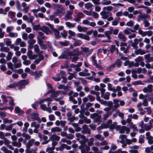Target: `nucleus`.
<instances>
[{
  "instance_id": "obj_25",
  "label": "nucleus",
  "mask_w": 153,
  "mask_h": 153,
  "mask_svg": "<svg viewBox=\"0 0 153 153\" xmlns=\"http://www.w3.org/2000/svg\"><path fill=\"white\" fill-rule=\"evenodd\" d=\"M13 55V53L10 51L8 53L7 56V60L8 61L10 60Z\"/></svg>"
},
{
  "instance_id": "obj_58",
  "label": "nucleus",
  "mask_w": 153,
  "mask_h": 153,
  "mask_svg": "<svg viewBox=\"0 0 153 153\" xmlns=\"http://www.w3.org/2000/svg\"><path fill=\"white\" fill-rule=\"evenodd\" d=\"M143 104L144 106H148V102L147 99L144 100Z\"/></svg>"
},
{
  "instance_id": "obj_17",
  "label": "nucleus",
  "mask_w": 153,
  "mask_h": 153,
  "mask_svg": "<svg viewBox=\"0 0 153 153\" xmlns=\"http://www.w3.org/2000/svg\"><path fill=\"white\" fill-rule=\"evenodd\" d=\"M59 43L62 46H67L69 45V42L67 41H65V42L60 41Z\"/></svg>"
},
{
  "instance_id": "obj_20",
  "label": "nucleus",
  "mask_w": 153,
  "mask_h": 153,
  "mask_svg": "<svg viewBox=\"0 0 153 153\" xmlns=\"http://www.w3.org/2000/svg\"><path fill=\"white\" fill-rule=\"evenodd\" d=\"M17 85V82H13L12 84H10L7 86V87L9 88H16Z\"/></svg>"
},
{
  "instance_id": "obj_60",
  "label": "nucleus",
  "mask_w": 153,
  "mask_h": 153,
  "mask_svg": "<svg viewBox=\"0 0 153 153\" xmlns=\"http://www.w3.org/2000/svg\"><path fill=\"white\" fill-rule=\"evenodd\" d=\"M16 72L19 74H21L23 72V70L22 68L16 71Z\"/></svg>"
},
{
  "instance_id": "obj_33",
  "label": "nucleus",
  "mask_w": 153,
  "mask_h": 153,
  "mask_svg": "<svg viewBox=\"0 0 153 153\" xmlns=\"http://www.w3.org/2000/svg\"><path fill=\"white\" fill-rule=\"evenodd\" d=\"M117 124L116 122H114L113 124H111L110 125H109V127L110 129L113 130L115 128V125Z\"/></svg>"
},
{
  "instance_id": "obj_51",
  "label": "nucleus",
  "mask_w": 153,
  "mask_h": 153,
  "mask_svg": "<svg viewBox=\"0 0 153 153\" xmlns=\"http://www.w3.org/2000/svg\"><path fill=\"white\" fill-rule=\"evenodd\" d=\"M110 79L108 77H105L103 79V82L104 83H107L108 82H110Z\"/></svg>"
},
{
  "instance_id": "obj_63",
  "label": "nucleus",
  "mask_w": 153,
  "mask_h": 153,
  "mask_svg": "<svg viewBox=\"0 0 153 153\" xmlns=\"http://www.w3.org/2000/svg\"><path fill=\"white\" fill-rule=\"evenodd\" d=\"M3 139H4V143L5 144L8 145L10 143V142L9 141L7 138H5Z\"/></svg>"
},
{
  "instance_id": "obj_49",
  "label": "nucleus",
  "mask_w": 153,
  "mask_h": 153,
  "mask_svg": "<svg viewBox=\"0 0 153 153\" xmlns=\"http://www.w3.org/2000/svg\"><path fill=\"white\" fill-rule=\"evenodd\" d=\"M61 78L62 79V80L61 81L62 83H66L67 82V79L65 77V76H62Z\"/></svg>"
},
{
  "instance_id": "obj_9",
  "label": "nucleus",
  "mask_w": 153,
  "mask_h": 153,
  "mask_svg": "<svg viewBox=\"0 0 153 153\" xmlns=\"http://www.w3.org/2000/svg\"><path fill=\"white\" fill-rule=\"evenodd\" d=\"M34 142V140L31 139L29 140L26 144V147L28 149H30L31 146L33 145Z\"/></svg>"
},
{
  "instance_id": "obj_11",
  "label": "nucleus",
  "mask_w": 153,
  "mask_h": 153,
  "mask_svg": "<svg viewBox=\"0 0 153 153\" xmlns=\"http://www.w3.org/2000/svg\"><path fill=\"white\" fill-rule=\"evenodd\" d=\"M15 110L16 111L17 113L20 114H22L24 113V112L23 110L21 109L18 106L16 107L15 108Z\"/></svg>"
},
{
  "instance_id": "obj_28",
  "label": "nucleus",
  "mask_w": 153,
  "mask_h": 153,
  "mask_svg": "<svg viewBox=\"0 0 153 153\" xmlns=\"http://www.w3.org/2000/svg\"><path fill=\"white\" fill-rule=\"evenodd\" d=\"M61 13H62V11L59 10L57 9L56 11L53 12V14L55 16H56Z\"/></svg>"
},
{
  "instance_id": "obj_8",
  "label": "nucleus",
  "mask_w": 153,
  "mask_h": 153,
  "mask_svg": "<svg viewBox=\"0 0 153 153\" xmlns=\"http://www.w3.org/2000/svg\"><path fill=\"white\" fill-rule=\"evenodd\" d=\"M53 31L54 32V35L56 39H58L61 37L59 35L60 33L58 30L55 28Z\"/></svg>"
},
{
  "instance_id": "obj_34",
  "label": "nucleus",
  "mask_w": 153,
  "mask_h": 153,
  "mask_svg": "<svg viewBox=\"0 0 153 153\" xmlns=\"http://www.w3.org/2000/svg\"><path fill=\"white\" fill-rule=\"evenodd\" d=\"M61 34L64 38H65L67 35V32L64 30L63 32L61 33Z\"/></svg>"
},
{
  "instance_id": "obj_23",
  "label": "nucleus",
  "mask_w": 153,
  "mask_h": 153,
  "mask_svg": "<svg viewBox=\"0 0 153 153\" xmlns=\"http://www.w3.org/2000/svg\"><path fill=\"white\" fill-rule=\"evenodd\" d=\"M113 8V7L111 6H108L103 7V10H107L108 11H111Z\"/></svg>"
},
{
  "instance_id": "obj_24",
  "label": "nucleus",
  "mask_w": 153,
  "mask_h": 153,
  "mask_svg": "<svg viewBox=\"0 0 153 153\" xmlns=\"http://www.w3.org/2000/svg\"><path fill=\"white\" fill-rule=\"evenodd\" d=\"M147 15H139L138 16V19L139 20H141V19H146L147 16Z\"/></svg>"
},
{
  "instance_id": "obj_26",
  "label": "nucleus",
  "mask_w": 153,
  "mask_h": 153,
  "mask_svg": "<svg viewBox=\"0 0 153 153\" xmlns=\"http://www.w3.org/2000/svg\"><path fill=\"white\" fill-rule=\"evenodd\" d=\"M88 141L89 140L88 138L82 140H81L79 141V143L81 144L84 145L85 146V145H86L85 144V143L88 142Z\"/></svg>"
},
{
  "instance_id": "obj_22",
  "label": "nucleus",
  "mask_w": 153,
  "mask_h": 153,
  "mask_svg": "<svg viewBox=\"0 0 153 153\" xmlns=\"http://www.w3.org/2000/svg\"><path fill=\"white\" fill-rule=\"evenodd\" d=\"M4 42H5L6 45L7 46L10 45L11 44V42L10 39L9 38H6L4 40Z\"/></svg>"
},
{
  "instance_id": "obj_1",
  "label": "nucleus",
  "mask_w": 153,
  "mask_h": 153,
  "mask_svg": "<svg viewBox=\"0 0 153 153\" xmlns=\"http://www.w3.org/2000/svg\"><path fill=\"white\" fill-rule=\"evenodd\" d=\"M29 79H22L20 80L17 82L18 88L19 90L24 88L25 86L29 84Z\"/></svg>"
},
{
  "instance_id": "obj_39",
  "label": "nucleus",
  "mask_w": 153,
  "mask_h": 153,
  "mask_svg": "<svg viewBox=\"0 0 153 153\" xmlns=\"http://www.w3.org/2000/svg\"><path fill=\"white\" fill-rule=\"evenodd\" d=\"M98 115V114L97 113H94L90 115V117L93 119H94Z\"/></svg>"
},
{
  "instance_id": "obj_48",
  "label": "nucleus",
  "mask_w": 153,
  "mask_h": 153,
  "mask_svg": "<svg viewBox=\"0 0 153 153\" xmlns=\"http://www.w3.org/2000/svg\"><path fill=\"white\" fill-rule=\"evenodd\" d=\"M152 85L151 84L147 86V88L148 90V92H150L152 91Z\"/></svg>"
},
{
  "instance_id": "obj_19",
  "label": "nucleus",
  "mask_w": 153,
  "mask_h": 153,
  "mask_svg": "<svg viewBox=\"0 0 153 153\" xmlns=\"http://www.w3.org/2000/svg\"><path fill=\"white\" fill-rule=\"evenodd\" d=\"M115 63L119 68L122 65L121 61L120 59H117Z\"/></svg>"
},
{
  "instance_id": "obj_27",
  "label": "nucleus",
  "mask_w": 153,
  "mask_h": 153,
  "mask_svg": "<svg viewBox=\"0 0 153 153\" xmlns=\"http://www.w3.org/2000/svg\"><path fill=\"white\" fill-rule=\"evenodd\" d=\"M49 28L47 26H43L42 27H41L40 30L45 32V31H49Z\"/></svg>"
},
{
  "instance_id": "obj_29",
  "label": "nucleus",
  "mask_w": 153,
  "mask_h": 153,
  "mask_svg": "<svg viewBox=\"0 0 153 153\" xmlns=\"http://www.w3.org/2000/svg\"><path fill=\"white\" fill-rule=\"evenodd\" d=\"M34 51L36 53H38L39 51V46L35 44L34 45Z\"/></svg>"
},
{
  "instance_id": "obj_16",
  "label": "nucleus",
  "mask_w": 153,
  "mask_h": 153,
  "mask_svg": "<svg viewBox=\"0 0 153 153\" xmlns=\"http://www.w3.org/2000/svg\"><path fill=\"white\" fill-rule=\"evenodd\" d=\"M41 28V26L39 24L35 25L33 27V29L35 31H38L39 30H40Z\"/></svg>"
},
{
  "instance_id": "obj_46",
  "label": "nucleus",
  "mask_w": 153,
  "mask_h": 153,
  "mask_svg": "<svg viewBox=\"0 0 153 153\" xmlns=\"http://www.w3.org/2000/svg\"><path fill=\"white\" fill-rule=\"evenodd\" d=\"M88 97L91 102L94 101L95 100V98L91 95H88Z\"/></svg>"
},
{
  "instance_id": "obj_14",
  "label": "nucleus",
  "mask_w": 153,
  "mask_h": 153,
  "mask_svg": "<svg viewBox=\"0 0 153 153\" xmlns=\"http://www.w3.org/2000/svg\"><path fill=\"white\" fill-rule=\"evenodd\" d=\"M82 43V42L81 40H77L75 41L74 43V46H79L81 45Z\"/></svg>"
},
{
  "instance_id": "obj_30",
  "label": "nucleus",
  "mask_w": 153,
  "mask_h": 153,
  "mask_svg": "<svg viewBox=\"0 0 153 153\" xmlns=\"http://www.w3.org/2000/svg\"><path fill=\"white\" fill-rule=\"evenodd\" d=\"M12 122V120H9L8 118H5L3 120V122L5 124H6L7 123H11Z\"/></svg>"
},
{
  "instance_id": "obj_44",
  "label": "nucleus",
  "mask_w": 153,
  "mask_h": 153,
  "mask_svg": "<svg viewBox=\"0 0 153 153\" xmlns=\"http://www.w3.org/2000/svg\"><path fill=\"white\" fill-rule=\"evenodd\" d=\"M85 109H81V110H80V112L81 114H82V116H80V115H79V117L80 118H83L84 117H85V116L83 114L85 111Z\"/></svg>"
},
{
  "instance_id": "obj_62",
  "label": "nucleus",
  "mask_w": 153,
  "mask_h": 153,
  "mask_svg": "<svg viewBox=\"0 0 153 153\" xmlns=\"http://www.w3.org/2000/svg\"><path fill=\"white\" fill-rule=\"evenodd\" d=\"M13 28L12 26L7 27L6 29V32L7 33L10 32L11 30H12Z\"/></svg>"
},
{
  "instance_id": "obj_57",
  "label": "nucleus",
  "mask_w": 153,
  "mask_h": 153,
  "mask_svg": "<svg viewBox=\"0 0 153 153\" xmlns=\"http://www.w3.org/2000/svg\"><path fill=\"white\" fill-rule=\"evenodd\" d=\"M49 118L51 121H53L55 119V117L53 114H51L49 116Z\"/></svg>"
},
{
  "instance_id": "obj_6",
  "label": "nucleus",
  "mask_w": 153,
  "mask_h": 153,
  "mask_svg": "<svg viewBox=\"0 0 153 153\" xmlns=\"http://www.w3.org/2000/svg\"><path fill=\"white\" fill-rule=\"evenodd\" d=\"M60 138V137L59 136L55 134H53L51 136L49 139L51 141H54V140L59 141Z\"/></svg>"
},
{
  "instance_id": "obj_40",
  "label": "nucleus",
  "mask_w": 153,
  "mask_h": 153,
  "mask_svg": "<svg viewBox=\"0 0 153 153\" xmlns=\"http://www.w3.org/2000/svg\"><path fill=\"white\" fill-rule=\"evenodd\" d=\"M82 128L83 130H85L87 131H88V130H89V131H91L90 129L88 128L87 125L86 124H84L82 126Z\"/></svg>"
},
{
  "instance_id": "obj_3",
  "label": "nucleus",
  "mask_w": 153,
  "mask_h": 153,
  "mask_svg": "<svg viewBox=\"0 0 153 153\" xmlns=\"http://www.w3.org/2000/svg\"><path fill=\"white\" fill-rule=\"evenodd\" d=\"M42 72V71H40L39 72L38 71H36L34 72H33L31 71L30 72V74L32 76H35V79H37V78H39L40 76H42L41 73Z\"/></svg>"
},
{
  "instance_id": "obj_61",
  "label": "nucleus",
  "mask_w": 153,
  "mask_h": 153,
  "mask_svg": "<svg viewBox=\"0 0 153 153\" xmlns=\"http://www.w3.org/2000/svg\"><path fill=\"white\" fill-rule=\"evenodd\" d=\"M82 39H84L88 41H89L90 40V37L88 35L84 34Z\"/></svg>"
},
{
  "instance_id": "obj_41",
  "label": "nucleus",
  "mask_w": 153,
  "mask_h": 153,
  "mask_svg": "<svg viewBox=\"0 0 153 153\" xmlns=\"http://www.w3.org/2000/svg\"><path fill=\"white\" fill-rule=\"evenodd\" d=\"M79 78L82 83L84 85H87V81L86 80L84 79L82 77L80 78Z\"/></svg>"
},
{
  "instance_id": "obj_13",
  "label": "nucleus",
  "mask_w": 153,
  "mask_h": 153,
  "mask_svg": "<svg viewBox=\"0 0 153 153\" xmlns=\"http://www.w3.org/2000/svg\"><path fill=\"white\" fill-rule=\"evenodd\" d=\"M59 95V92L58 91H53L50 95V97L52 98H54L57 97Z\"/></svg>"
},
{
  "instance_id": "obj_35",
  "label": "nucleus",
  "mask_w": 153,
  "mask_h": 153,
  "mask_svg": "<svg viewBox=\"0 0 153 153\" xmlns=\"http://www.w3.org/2000/svg\"><path fill=\"white\" fill-rule=\"evenodd\" d=\"M110 94L109 92H106L105 93V95L104 97V98L106 100H108L109 98V95Z\"/></svg>"
},
{
  "instance_id": "obj_37",
  "label": "nucleus",
  "mask_w": 153,
  "mask_h": 153,
  "mask_svg": "<svg viewBox=\"0 0 153 153\" xmlns=\"http://www.w3.org/2000/svg\"><path fill=\"white\" fill-rule=\"evenodd\" d=\"M101 116L100 115H98L97 117L96 118L95 120V121L96 122H99V123L98 124H99L101 122Z\"/></svg>"
},
{
  "instance_id": "obj_7",
  "label": "nucleus",
  "mask_w": 153,
  "mask_h": 153,
  "mask_svg": "<svg viewBox=\"0 0 153 153\" xmlns=\"http://www.w3.org/2000/svg\"><path fill=\"white\" fill-rule=\"evenodd\" d=\"M134 53L137 55L139 54L142 55L145 54L146 52L144 50H142L140 48L137 50H135L134 51Z\"/></svg>"
},
{
  "instance_id": "obj_4",
  "label": "nucleus",
  "mask_w": 153,
  "mask_h": 153,
  "mask_svg": "<svg viewBox=\"0 0 153 153\" xmlns=\"http://www.w3.org/2000/svg\"><path fill=\"white\" fill-rule=\"evenodd\" d=\"M100 15L102 16V18L104 19H106L108 18L109 14L110 16L112 15V14L109 12L105 11H102L100 13Z\"/></svg>"
},
{
  "instance_id": "obj_54",
  "label": "nucleus",
  "mask_w": 153,
  "mask_h": 153,
  "mask_svg": "<svg viewBox=\"0 0 153 153\" xmlns=\"http://www.w3.org/2000/svg\"><path fill=\"white\" fill-rule=\"evenodd\" d=\"M30 63L31 62L30 61L27 60L23 62V64L26 65H28L30 64Z\"/></svg>"
},
{
  "instance_id": "obj_12",
  "label": "nucleus",
  "mask_w": 153,
  "mask_h": 153,
  "mask_svg": "<svg viewBox=\"0 0 153 153\" xmlns=\"http://www.w3.org/2000/svg\"><path fill=\"white\" fill-rule=\"evenodd\" d=\"M62 131V129L57 127H53L51 129V131L52 132H55V131L59 132H61Z\"/></svg>"
},
{
  "instance_id": "obj_15",
  "label": "nucleus",
  "mask_w": 153,
  "mask_h": 153,
  "mask_svg": "<svg viewBox=\"0 0 153 153\" xmlns=\"http://www.w3.org/2000/svg\"><path fill=\"white\" fill-rule=\"evenodd\" d=\"M55 148V147L54 146H53L51 147H48L46 149V152H48L49 151L48 153H54V152L53 151Z\"/></svg>"
},
{
  "instance_id": "obj_56",
  "label": "nucleus",
  "mask_w": 153,
  "mask_h": 153,
  "mask_svg": "<svg viewBox=\"0 0 153 153\" xmlns=\"http://www.w3.org/2000/svg\"><path fill=\"white\" fill-rule=\"evenodd\" d=\"M84 122L86 123H90L91 122V121L90 119H87L86 117H85Z\"/></svg>"
},
{
  "instance_id": "obj_50",
  "label": "nucleus",
  "mask_w": 153,
  "mask_h": 153,
  "mask_svg": "<svg viewBox=\"0 0 153 153\" xmlns=\"http://www.w3.org/2000/svg\"><path fill=\"white\" fill-rule=\"evenodd\" d=\"M37 40L38 44L40 46L41 45H42L43 44V41L41 39H40L38 37H37Z\"/></svg>"
},
{
  "instance_id": "obj_53",
  "label": "nucleus",
  "mask_w": 153,
  "mask_h": 153,
  "mask_svg": "<svg viewBox=\"0 0 153 153\" xmlns=\"http://www.w3.org/2000/svg\"><path fill=\"white\" fill-rule=\"evenodd\" d=\"M120 18H118L117 20H114L112 22V25L114 26H116L117 25L118 22H119V19Z\"/></svg>"
},
{
  "instance_id": "obj_21",
  "label": "nucleus",
  "mask_w": 153,
  "mask_h": 153,
  "mask_svg": "<svg viewBox=\"0 0 153 153\" xmlns=\"http://www.w3.org/2000/svg\"><path fill=\"white\" fill-rule=\"evenodd\" d=\"M66 24L68 27H69L72 28L74 27L75 26L76 23L72 24L70 22H66Z\"/></svg>"
},
{
  "instance_id": "obj_38",
  "label": "nucleus",
  "mask_w": 153,
  "mask_h": 153,
  "mask_svg": "<svg viewBox=\"0 0 153 153\" xmlns=\"http://www.w3.org/2000/svg\"><path fill=\"white\" fill-rule=\"evenodd\" d=\"M132 84L133 85H138L143 84V83L141 82L140 81H136L133 82H132Z\"/></svg>"
},
{
  "instance_id": "obj_32",
  "label": "nucleus",
  "mask_w": 153,
  "mask_h": 153,
  "mask_svg": "<svg viewBox=\"0 0 153 153\" xmlns=\"http://www.w3.org/2000/svg\"><path fill=\"white\" fill-rule=\"evenodd\" d=\"M126 128V126H122L121 128L119 130V132L120 134H123L125 133V128Z\"/></svg>"
},
{
  "instance_id": "obj_47",
  "label": "nucleus",
  "mask_w": 153,
  "mask_h": 153,
  "mask_svg": "<svg viewBox=\"0 0 153 153\" xmlns=\"http://www.w3.org/2000/svg\"><path fill=\"white\" fill-rule=\"evenodd\" d=\"M92 10L90 11H88L87 10H85L83 11V12L86 15L88 16H91L92 14Z\"/></svg>"
},
{
  "instance_id": "obj_42",
  "label": "nucleus",
  "mask_w": 153,
  "mask_h": 153,
  "mask_svg": "<svg viewBox=\"0 0 153 153\" xmlns=\"http://www.w3.org/2000/svg\"><path fill=\"white\" fill-rule=\"evenodd\" d=\"M68 74L70 75V76H69L68 77V79L69 80H71L73 77H74V75L73 73H68Z\"/></svg>"
},
{
  "instance_id": "obj_2",
  "label": "nucleus",
  "mask_w": 153,
  "mask_h": 153,
  "mask_svg": "<svg viewBox=\"0 0 153 153\" xmlns=\"http://www.w3.org/2000/svg\"><path fill=\"white\" fill-rule=\"evenodd\" d=\"M30 115L32 117V119H33V120H36L39 123L41 122V120L40 118L38 117L39 114L35 112L32 113L30 114Z\"/></svg>"
},
{
  "instance_id": "obj_36",
  "label": "nucleus",
  "mask_w": 153,
  "mask_h": 153,
  "mask_svg": "<svg viewBox=\"0 0 153 153\" xmlns=\"http://www.w3.org/2000/svg\"><path fill=\"white\" fill-rule=\"evenodd\" d=\"M1 98L3 100V103H5L7 102V100L5 96V95H1Z\"/></svg>"
},
{
  "instance_id": "obj_45",
  "label": "nucleus",
  "mask_w": 153,
  "mask_h": 153,
  "mask_svg": "<svg viewBox=\"0 0 153 153\" xmlns=\"http://www.w3.org/2000/svg\"><path fill=\"white\" fill-rule=\"evenodd\" d=\"M15 12L12 11H9L8 12V16L10 17L11 18H12L13 17L15 16Z\"/></svg>"
},
{
  "instance_id": "obj_31",
  "label": "nucleus",
  "mask_w": 153,
  "mask_h": 153,
  "mask_svg": "<svg viewBox=\"0 0 153 153\" xmlns=\"http://www.w3.org/2000/svg\"><path fill=\"white\" fill-rule=\"evenodd\" d=\"M143 60V57L141 56H139L135 59V61L136 62H139L142 61Z\"/></svg>"
},
{
  "instance_id": "obj_5",
  "label": "nucleus",
  "mask_w": 153,
  "mask_h": 153,
  "mask_svg": "<svg viewBox=\"0 0 153 153\" xmlns=\"http://www.w3.org/2000/svg\"><path fill=\"white\" fill-rule=\"evenodd\" d=\"M118 38L122 40L123 42H126L127 40V38L123 33L120 32L118 34Z\"/></svg>"
},
{
  "instance_id": "obj_52",
  "label": "nucleus",
  "mask_w": 153,
  "mask_h": 153,
  "mask_svg": "<svg viewBox=\"0 0 153 153\" xmlns=\"http://www.w3.org/2000/svg\"><path fill=\"white\" fill-rule=\"evenodd\" d=\"M7 66L9 68L11 69H13V65L11 62H9L7 63Z\"/></svg>"
},
{
  "instance_id": "obj_10",
  "label": "nucleus",
  "mask_w": 153,
  "mask_h": 153,
  "mask_svg": "<svg viewBox=\"0 0 153 153\" xmlns=\"http://www.w3.org/2000/svg\"><path fill=\"white\" fill-rule=\"evenodd\" d=\"M58 58L59 59H67L68 58V53H65L59 56Z\"/></svg>"
},
{
  "instance_id": "obj_64",
  "label": "nucleus",
  "mask_w": 153,
  "mask_h": 153,
  "mask_svg": "<svg viewBox=\"0 0 153 153\" xmlns=\"http://www.w3.org/2000/svg\"><path fill=\"white\" fill-rule=\"evenodd\" d=\"M0 69L2 71H4L6 70V66L4 65H1L0 66Z\"/></svg>"
},
{
  "instance_id": "obj_59",
  "label": "nucleus",
  "mask_w": 153,
  "mask_h": 153,
  "mask_svg": "<svg viewBox=\"0 0 153 153\" xmlns=\"http://www.w3.org/2000/svg\"><path fill=\"white\" fill-rule=\"evenodd\" d=\"M16 6L18 9H20L21 8V6L19 1L17 0L16 2Z\"/></svg>"
},
{
  "instance_id": "obj_55",
  "label": "nucleus",
  "mask_w": 153,
  "mask_h": 153,
  "mask_svg": "<svg viewBox=\"0 0 153 153\" xmlns=\"http://www.w3.org/2000/svg\"><path fill=\"white\" fill-rule=\"evenodd\" d=\"M111 3V1L110 0L104 2H102V4L103 5H108L110 4Z\"/></svg>"
},
{
  "instance_id": "obj_18",
  "label": "nucleus",
  "mask_w": 153,
  "mask_h": 153,
  "mask_svg": "<svg viewBox=\"0 0 153 153\" xmlns=\"http://www.w3.org/2000/svg\"><path fill=\"white\" fill-rule=\"evenodd\" d=\"M93 6L91 2H88L85 4V7L87 9L91 8Z\"/></svg>"
},
{
  "instance_id": "obj_43",
  "label": "nucleus",
  "mask_w": 153,
  "mask_h": 153,
  "mask_svg": "<svg viewBox=\"0 0 153 153\" xmlns=\"http://www.w3.org/2000/svg\"><path fill=\"white\" fill-rule=\"evenodd\" d=\"M7 97L12 99L10 102L9 104L12 106H14L15 105V104L14 102L13 99H12V97L11 96L8 97Z\"/></svg>"
}]
</instances>
